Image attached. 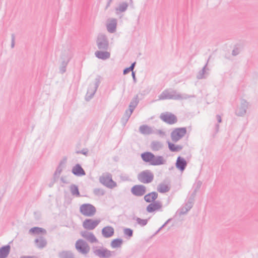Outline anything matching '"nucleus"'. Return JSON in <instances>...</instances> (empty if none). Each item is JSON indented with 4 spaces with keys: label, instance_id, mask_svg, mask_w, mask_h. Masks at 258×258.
<instances>
[{
    "label": "nucleus",
    "instance_id": "obj_1",
    "mask_svg": "<svg viewBox=\"0 0 258 258\" xmlns=\"http://www.w3.org/2000/svg\"><path fill=\"white\" fill-rule=\"evenodd\" d=\"M191 96L186 94H181L176 90L169 89L164 90L159 96V100L172 99L175 100H185L189 98Z\"/></svg>",
    "mask_w": 258,
    "mask_h": 258
},
{
    "label": "nucleus",
    "instance_id": "obj_2",
    "mask_svg": "<svg viewBox=\"0 0 258 258\" xmlns=\"http://www.w3.org/2000/svg\"><path fill=\"white\" fill-rule=\"evenodd\" d=\"M142 160L145 163H148L153 166H158L164 164L166 160L162 156H155L151 152H145L141 154Z\"/></svg>",
    "mask_w": 258,
    "mask_h": 258
},
{
    "label": "nucleus",
    "instance_id": "obj_3",
    "mask_svg": "<svg viewBox=\"0 0 258 258\" xmlns=\"http://www.w3.org/2000/svg\"><path fill=\"white\" fill-rule=\"evenodd\" d=\"M100 79L101 76L98 75L95 79V83L89 84L85 96V100L87 101H90L93 98L101 83Z\"/></svg>",
    "mask_w": 258,
    "mask_h": 258
},
{
    "label": "nucleus",
    "instance_id": "obj_4",
    "mask_svg": "<svg viewBox=\"0 0 258 258\" xmlns=\"http://www.w3.org/2000/svg\"><path fill=\"white\" fill-rule=\"evenodd\" d=\"M99 180L102 184L109 188L112 189L117 186V183L113 180L112 175L110 173H107L106 174H102L99 177Z\"/></svg>",
    "mask_w": 258,
    "mask_h": 258
},
{
    "label": "nucleus",
    "instance_id": "obj_5",
    "mask_svg": "<svg viewBox=\"0 0 258 258\" xmlns=\"http://www.w3.org/2000/svg\"><path fill=\"white\" fill-rule=\"evenodd\" d=\"M96 45L99 50H108L109 40L106 35L103 33H99L96 39Z\"/></svg>",
    "mask_w": 258,
    "mask_h": 258
},
{
    "label": "nucleus",
    "instance_id": "obj_6",
    "mask_svg": "<svg viewBox=\"0 0 258 258\" xmlns=\"http://www.w3.org/2000/svg\"><path fill=\"white\" fill-rule=\"evenodd\" d=\"M93 252L100 258H109L115 253L114 251H110L106 248L101 247L97 248V247H93Z\"/></svg>",
    "mask_w": 258,
    "mask_h": 258
},
{
    "label": "nucleus",
    "instance_id": "obj_7",
    "mask_svg": "<svg viewBox=\"0 0 258 258\" xmlns=\"http://www.w3.org/2000/svg\"><path fill=\"white\" fill-rule=\"evenodd\" d=\"M154 174L150 170H145L138 175V179L142 183H149L154 179Z\"/></svg>",
    "mask_w": 258,
    "mask_h": 258
},
{
    "label": "nucleus",
    "instance_id": "obj_8",
    "mask_svg": "<svg viewBox=\"0 0 258 258\" xmlns=\"http://www.w3.org/2000/svg\"><path fill=\"white\" fill-rule=\"evenodd\" d=\"M80 212L85 216L92 217L96 213V209L91 204H83L80 207Z\"/></svg>",
    "mask_w": 258,
    "mask_h": 258
},
{
    "label": "nucleus",
    "instance_id": "obj_9",
    "mask_svg": "<svg viewBox=\"0 0 258 258\" xmlns=\"http://www.w3.org/2000/svg\"><path fill=\"white\" fill-rule=\"evenodd\" d=\"M185 127L175 128L171 133V138L174 143H176L186 134Z\"/></svg>",
    "mask_w": 258,
    "mask_h": 258
},
{
    "label": "nucleus",
    "instance_id": "obj_10",
    "mask_svg": "<svg viewBox=\"0 0 258 258\" xmlns=\"http://www.w3.org/2000/svg\"><path fill=\"white\" fill-rule=\"evenodd\" d=\"M75 248L79 253L85 255L87 254L90 249L88 243L82 239L77 240L75 244Z\"/></svg>",
    "mask_w": 258,
    "mask_h": 258
},
{
    "label": "nucleus",
    "instance_id": "obj_11",
    "mask_svg": "<svg viewBox=\"0 0 258 258\" xmlns=\"http://www.w3.org/2000/svg\"><path fill=\"white\" fill-rule=\"evenodd\" d=\"M160 118L163 121L169 124H173L177 121L176 116L168 112L161 113Z\"/></svg>",
    "mask_w": 258,
    "mask_h": 258
},
{
    "label": "nucleus",
    "instance_id": "obj_12",
    "mask_svg": "<svg viewBox=\"0 0 258 258\" xmlns=\"http://www.w3.org/2000/svg\"><path fill=\"white\" fill-rule=\"evenodd\" d=\"M149 203L146 207L147 212L151 213L156 211H162V204L161 201L155 200Z\"/></svg>",
    "mask_w": 258,
    "mask_h": 258
},
{
    "label": "nucleus",
    "instance_id": "obj_13",
    "mask_svg": "<svg viewBox=\"0 0 258 258\" xmlns=\"http://www.w3.org/2000/svg\"><path fill=\"white\" fill-rule=\"evenodd\" d=\"M100 222V220L86 219L83 223V226L85 229L92 230L94 229L98 226Z\"/></svg>",
    "mask_w": 258,
    "mask_h": 258
},
{
    "label": "nucleus",
    "instance_id": "obj_14",
    "mask_svg": "<svg viewBox=\"0 0 258 258\" xmlns=\"http://www.w3.org/2000/svg\"><path fill=\"white\" fill-rule=\"evenodd\" d=\"M132 194L137 197H142L146 192V187L142 184H137L133 186L131 189Z\"/></svg>",
    "mask_w": 258,
    "mask_h": 258
},
{
    "label": "nucleus",
    "instance_id": "obj_15",
    "mask_svg": "<svg viewBox=\"0 0 258 258\" xmlns=\"http://www.w3.org/2000/svg\"><path fill=\"white\" fill-rule=\"evenodd\" d=\"M248 103L245 99L241 100L240 106L237 108L235 113L237 116H242L246 113L248 108Z\"/></svg>",
    "mask_w": 258,
    "mask_h": 258
},
{
    "label": "nucleus",
    "instance_id": "obj_16",
    "mask_svg": "<svg viewBox=\"0 0 258 258\" xmlns=\"http://www.w3.org/2000/svg\"><path fill=\"white\" fill-rule=\"evenodd\" d=\"M187 164V161L184 158L181 156L177 157L175 163V166L177 169L182 172L185 170Z\"/></svg>",
    "mask_w": 258,
    "mask_h": 258
},
{
    "label": "nucleus",
    "instance_id": "obj_17",
    "mask_svg": "<svg viewBox=\"0 0 258 258\" xmlns=\"http://www.w3.org/2000/svg\"><path fill=\"white\" fill-rule=\"evenodd\" d=\"M81 235L83 237L91 243L98 242V239L92 232H89L88 231H84L81 232Z\"/></svg>",
    "mask_w": 258,
    "mask_h": 258
},
{
    "label": "nucleus",
    "instance_id": "obj_18",
    "mask_svg": "<svg viewBox=\"0 0 258 258\" xmlns=\"http://www.w3.org/2000/svg\"><path fill=\"white\" fill-rule=\"evenodd\" d=\"M101 233L104 238H110L114 235V229L111 226H107L102 229Z\"/></svg>",
    "mask_w": 258,
    "mask_h": 258
},
{
    "label": "nucleus",
    "instance_id": "obj_19",
    "mask_svg": "<svg viewBox=\"0 0 258 258\" xmlns=\"http://www.w3.org/2000/svg\"><path fill=\"white\" fill-rule=\"evenodd\" d=\"M72 173L77 176H82L86 175V172L80 164H76L72 169Z\"/></svg>",
    "mask_w": 258,
    "mask_h": 258
},
{
    "label": "nucleus",
    "instance_id": "obj_20",
    "mask_svg": "<svg viewBox=\"0 0 258 258\" xmlns=\"http://www.w3.org/2000/svg\"><path fill=\"white\" fill-rule=\"evenodd\" d=\"M95 55L96 57L102 60H106L110 57V52L107 50H97L95 52Z\"/></svg>",
    "mask_w": 258,
    "mask_h": 258
},
{
    "label": "nucleus",
    "instance_id": "obj_21",
    "mask_svg": "<svg viewBox=\"0 0 258 258\" xmlns=\"http://www.w3.org/2000/svg\"><path fill=\"white\" fill-rule=\"evenodd\" d=\"M11 250V246L9 244L2 246L0 247V258H7Z\"/></svg>",
    "mask_w": 258,
    "mask_h": 258
},
{
    "label": "nucleus",
    "instance_id": "obj_22",
    "mask_svg": "<svg viewBox=\"0 0 258 258\" xmlns=\"http://www.w3.org/2000/svg\"><path fill=\"white\" fill-rule=\"evenodd\" d=\"M140 132L143 135H151L154 133L152 128L148 125H142L139 127Z\"/></svg>",
    "mask_w": 258,
    "mask_h": 258
},
{
    "label": "nucleus",
    "instance_id": "obj_23",
    "mask_svg": "<svg viewBox=\"0 0 258 258\" xmlns=\"http://www.w3.org/2000/svg\"><path fill=\"white\" fill-rule=\"evenodd\" d=\"M29 233L32 235L36 234H46L47 232L46 230L41 227H34L30 228L29 230Z\"/></svg>",
    "mask_w": 258,
    "mask_h": 258
},
{
    "label": "nucleus",
    "instance_id": "obj_24",
    "mask_svg": "<svg viewBox=\"0 0 258 258\" xmlns=\"http://www.w3.org/2000/svg\"><path fill=\"white\" fill-rule=\"evenodd\" d=\"M158 194L156 191H152L146 195L144 197V200L147 203H151L156 200L158 198Z\"/></svg>",
    "mask_w": 258,
    "mask_h": 258
},
{
    "label": "nucleus",
    "instance_id": "obj_25",
    "mask_svg": "<svg viewBox=\"0 0 258 258\" xmlns=\"http://www.w3.org/2000/svg\"><path fill=\"white\" fill-rule=\"evenodd\" d=\"M150 147L153 151H158L163 148V145L161 142L153 141L151 143Z\"/></svg>",
    "mask_w": 258,
    "mask_h": 258
},
{
    "label": "nucleus",
    "instance_id": "obj_26",
    "mask_svg": "<svg viewBox=\"0 0 258 258\" xmlns=\"http://www.w3.org/2000/svg\"><path fill=\"white\" fill-rule=\"evenodd\" d=\"M34 242L37 247L40 249L45 247L47 244L46 240L42 236L39 237V238L35 239Z\"/></svg>",
    "mask_w": 258,
    "mask_h": 258
},
{
    "label": "nucleus",
    "instance_id": "obj_27",
    "mask_svg": "<svg viewBox=\"0 0 258 258\" xmlns=\"http://www.w3.org/2000/svg\"><path fill=\"white\" fill-rule=\"evenodd\" d=\"M117 26V20L116 19H112L110 22L107 25V31L111 33H114L116 31Z\"/></svg>",
    "mask_w": 258,
    "mask_h": 258
},
{
    "label": "nucleus",
    "instance_id": "obj_28",
    "mask_svg": "<svg viewBox=\"0 0 258 258\" xmlns=\"http://www.w3.org/2000/svg\"><path fill=\"white\" fill-rule=\"evenodd\" d=\"M168 148L171 152H177L182 149L183 146L179 145H175L174 143L170 142V141L167 142Z\"/></svg>",
    "mask_w": 258,
    "mask_h": 258
},
{
    "label": "nucleus",
    "instance_id": "obj_29",
    "mask_svg": "<svg viewBox=\"0 0 258 258\" xmlns=\"http://www.w3.org/2000/svg\"><path fill=\"white\" fill-rule=\"evenodd\" d=\"M59 258H75L74 254L70 250H63L58 254Z\"/></svg>",
    "mask_w": 258,
    "mask_h": 258
},
{
    "label": "nucleus",
    "instance_id": "obj_30",
    "mask_svg": "<svg viewBox=\"0 0 258 258\" xmlns=\"http://www.w3.org/2000/svg\"><path fill=\"white\" fill-rule=\"evenodd\" d=\"M170 188L171 187L169 185L163 183H160L157 186L158 191L162 194L168 192Z\"/></svg>",
    "mask_w": 258,
    "mask_h": 258
},
{
    "label": "nucleus",
    "instance_id": "obj_31",
    "mask_svg": "<svg viewBox=\"0 0 258 258\" xmlns=\"http://www.w3.org/2000/svg\"><path fill=\"white\" fill-rule=\"evenodd\" d=\"M123 242V241L121 238H115L111 241L110 243V246L113 248H117L121 247Z\"/></svg>",
    "mask_w": 258,
    "mask_h": 258
},
{
    "label": "nucleus",
    "instance_id": "obj_32",
    "mask_svg": "<svg viewBox=\"0 0 258 258\" xmlns=\"http://www.w3.org/2000/svg\"><path fill=\"white\" fill-rule=\"evenodd\" d=\"M131 111L127 109L125 111V112L121 118L120 122L122 126H125L126 123L127 122L130 117H131L132 113H130Z\"/></svg>",
    "mask_w": 258,
    "mask_h": 258
},
{
    "label": "nucleus",
    "instance_id": "obj_33",
    "mask_svg": "<svg viewBox=\"0 0 258 258\" xmlns=\"http://www.w3.org/2000/svg\"><path fill=\"white\" fill-rule=\"evenodd\" d=\"M70 191L73 196H75L77 197L81 196L78 186L74 184H72L70 186Z\"/></svg>",
    "mask_w": 258,
    "mask_h": 258
},
{
    "label": "nucleus",
    "instance_id": "obj_34",
    "mask_svg": "<svg viewBox=\"0 0 258 258\" xmlns=\"http://www.w3.org/2000/svg\"><path fill=\"white\" fill-rule=\"evenodd\" d=\"M208 60L207 61L206 64L204 66V67L203 68V69H202V70H201L198 74L197 75V78L198 79H205L206 78V76H205V74H206V69L207 70H209V69H207V64H208Z\"/></svg>",
    "mask_w": 258,
    "mask_h": 258
},
{
    "label": "nucleus",
    "instance_id": "obj_35",
    "mask_svg": "<svg viewBox=\"0 0 258 258\" xmlns=\"http://www.w3.org/2000/svg\"><path fill=\"white\" fill-rule=\"evenodd\" d=\"M128 7V4L126 2H123L119 5V6L115 8L116 11L120 12H125Z\"/></svg>",
    "mask_w": 258,
    "mask_h": 258
},
{
    "label": "nucleus",
    "instance_id": "obj_36",
    "mask_svg": "<svg viewBox=\"0 0 258 258\" xmlns=\"http://www.w3.org/2000/svg\"><path fill=\"white\" fill-rule=\"evenodd\" d=\"M93 194L98 197L104 196L105 194V190L102 188H95L93 189Z\"/></svg>",
    "mask_w": 258,
    "mask_h": 258
},
{
    "label": "nucleus",
    "instance_id": "obj_37",
    "mask_svg": "<svg viewBox=\"0 0 258 258\" xmlns=\"http://www.w3.org/2000/svg\"><path fill=\"white\" fill-rule=\"evenodd\" d=\"M136 63V62H134L133 63H132L131 64L130 67L125 68L123 70V75H126L128 73H129L130 72H132V73H133V72H134V68L135 67Z\"/></svg>",
    "mask_w": 258,
    "mask_h": 258
},
{
    "label": "nucleus",
    "instance_id": "obj_38",
    "mask_svg": "<svg viewBox=\"0 0 258 258\" xmlns=\"http://www.w3.org/2000/svg\"><path fill=\"white\" fill-rule=\"evenodd\" d=\"M123 233L127 239H130L133 236V230L128 228H125L123 229Z\"/></svg>",
    "mask_w": 258,
    "mask_h": 258
},
{
    "label": "nucleus",
    "instance_id": "obj_39",
    "mask_svg": "<svg viewBox=\"0 0 258 258\" xmlns=\"http://www.w3.org/2000/svg\"><path fill=\"white\" fill-rule=\"evenodd\" d=\"M69 61V59L67 60V61L62 60L61 62V67L60 68V73L61 74H63L66 72V67Z\"/></svg>",
    "mask_w": 258,
    "mask_h": 258
},
{
    "label": "nucleus",
    "instance_id": "obj_40",
    "mask_svg": "<svg viewBox=\"0 0 258 258\" xmlns=\"http://www.w3.org/2000/svg\"><path fill=\"white\" fill-rule=\"evenodd\" d=\"M134 219H136L137 222L138 224L141 225V226H145L148 223V219H142L140 218L137 217L136 219L134 218Z\"/></svg>",
    "mask_w": 258,
    "mask_h": 258
},
{
    "label": "nucleus",
    "instance_id": "obj_41",
    "mask_svg": "<svg viewBox=\"0 0 258 258\" xmlns=\"http://www.w3.org/2000/svg\"><path fill=\"white\" fill-rule=\"evenodd\" d=\"M62 170V168L61 166L58 165L55 171L54 172L53 174V176H54V178H58L59 177L60 174H61Z\"/></svg>",
    "mask_w": 258,
    "mask_h": 258
},
{
    "label": "nucleus",
    "instance_id": "obj_42",
    "mask_svg": "<svg viewBox=\"0 0 258 258\" xmlns=\"http://www.w3.org/2000/svg\"><path fill=\"white\" fill-rule=\"evenodd\" d=\"M139 102L138 99V95L135 96L131 101L130 104L134 106V107H136Z\"/></svg>",
    "mask_w": 258,
    "mask_h": 258
},
{
    "label": "nucleus",
    "instance_id": "obj_43",
    "mask_svg": "<svg viewBox=\"0 0 258 258\" xmlns=\"http://www.w3.org/2000/svg\"><path fill=\"white\" fill-rule=\"evenodd\" d=\"M77 154H82L85 156H88V149L87 148H84L80 151H76Z\"/></svg>",
    "mask_w": 258,
    "mask_h": 258
},
{
    "label": "nucleus",
    "instance_id": "obj_44",
    "mask_svg": "<svg viewBox=\"0 0 258 258\" xmlns=\"http://www.w3.org/2000/svg\"><path fill=\"white\" fill-rule=\"evenodd\" d=\"M202 184V182L199 180L196 184L194 185V190L198 191V190L201 188Z\"/></svg>",
    "mask_w": 258,
    "mask_h": 258
},
{
    "label": "nucleus",
    "instance_id": "obj_45",
    "mask_svg": "<svg viewBox=\"0 0 258 258\" xmlns=\"http://www.w3.org/2000/svg\"><path fill=\"white\" fill-rule=\"evenodd\" d=\"M188 211L185 207H181L179 210V215H184L187 213Z\"/></svg>",
    "mask_w": 258,
    "mask_h": 258
},
{
    "label": "nucleus",
    "instance_id": "obj_46",
    "mask_svg": "<svg viewBox=\"0 0 258 258\" xmlns=\"http://www.w3.org/2000/svg\"><path fill=\"white\" fill-rule=\"evenodd\" d=\"M193 205L190 202H187L185 204V208L189 211L192 208Z\"/></svg>",
    "mask_w": 258,
    "mask_h": 258
},
{
    "label": "nucleus",
    "instance_id": "obj_47",
    "mask_svg": "<svg viewBox=\"0 0 258 258\" xmlns=\"http://www.w3.org/2000/svg\"><path fill=\"white\" fill-rule=\"evenodd\" d=\"M15 36L14 34H12L11 35V48H14L15 46Z\"/></svg>",
    "mask_w": 258,
    "mask_h": 258
},
{
    "label": "nucleus",
    "instance_id": "obj_48",
    "mask_svg": "<svg viewBox=\"0 0 258 258\" xmlns=\"http://www.w3.org/2000/svg\"><path fill=\"white\" fill-rule=\"evenodd\" d=\"M239 53V50L238 48H234L232 52V54L233 56H236Z\"/></svg>",
    "mask_w": 258,
    "mask_h": 258
},
{
    "label": "nucleus",
    "instance_id": "obj_49",
    "mask_svg": "<svg viewBox=\"0 0 258 258\" xmlns=\"http://www.w3.org/2000/svg\"><path fill=\"white\" fill-rule=\"evenodd\" d=\"M58 178H54V176H53V179L49 183V186L51 187L53 185L54 183L56 182V181L58 180Z\"/></svg>",
    "mask_w": 258,
    "mask_h": 258
},
{
    "label": "nucleus",
    "instance_id": "obj_50",
    "mask_svg": "<svg viewBox=\"0 0 258 258\" xmlns=\"http://www.w3.org/2000/svg\"><path fill=\"white\" fill-rule=\"evenodd\" d=\"M129 109H128L131 111L130 113H133L134 110L136 108V107H134V106L129 104Z\"/></svg>",
    "mask_w": 258,
    "mask_h": 258
},
{
    "label": "nucleus",
    "instance_id": "obj_51",
    "mask_svg": "<svg viewBox=\"0 0 258 258\" xmlns=\"http://www.w3.org/2000/svg\"><path fill=\"white\" fill-rule=\"evenodd\" d=\"M67 162V158L65 157L62 160H61L59 163V166H61L62 165V164H64Z\"/></svg>",
    "mask_w": 258,
    "mask_h": 258
},
{
    "label": "nucleus",
    "instance_id": "obj_52",
    "mask_svg": "<svg viewBox=\"0 0 258 258\" xmlns=\"http://www.w3.org/2000/svg\"><path fill=\"white\" fill-rule=\"evenodd\" d=\"M172 220V218L168 219L162 226L165 227Z\"/></svg>",
    "mask_w": 258,
    "mask_h": 258
},
{
    "label": "nucleus",
    "instance_id": "obj_53",
    "mask_svg": "<svg viewBox=\"0 0 258 258\" xmlns=\"http://www.w3.org/2000/svg\"><path fill=\"white\" fill-rule=\"evenodd\" d=\"M132 76L133 77V81H134V83H136L137 81V79H136V74H135V72H133V73H132Z\"/></svg>",
    "mask_w": 258,
    "mask_h": 258
},
{
    "label": "nucleus",
    "instance_id": "obj_54",
    "mask_svg": "<svg viewBox=\"0 0 258 258\" xmlns=\"http://www.w3.org/2000/svg\"><path fill=\"white\" fill-rule=\"evenodd\" d=\"M197 191L194 190L193 192L190 195V197L192 198H194L195 199V197L196 196V195H197Z\"/></svg>",
    "mask_w": 258,
    "mask_h": 258
},
{
    "label": "nucleus",
    "instance_id": "obj_55",
    "mask_svg": "<svg viewBox=\"0 0 258 258\" xmlns=\"http://www.w3.org/2000/svg\"><path fill=\"white\" fill-rule=\"evenodd\" d=\"M216 118H217V121L218 123H220L222 122V118H221V117L220 115L219 114H217L216 115Z\"/></svg>",
    "mask_w": 258,
    "mask_h": 258
},
{
    "label": "nucleus",
    "instance_id": "obj_56",
    "mask_svg": "<svg viewBox=\"0 0 258 258\" xmlns=\"http://www.w3.org/2000/svg\"><path fill=\"white\" fill-rule=\"evenodd\" d=\"M20 258H34L33 255H22Z\"/></svg>",
    "mask_w": 258,
    "mask_h": 258
},
{
    "label": "nucleus",
    "instance_id": "obj_57",
    "mask_svg": "<svg viewBox=\"0 0 258 258\" xmlns=\"http://www.w3.org/2000/svg\"><path fill=\"white\" fill-rule=\"evenodd\" d=\"M195 201V199L194 198L189 197L187 202H190L191 204H194Z\"/></svg>",
    "mask_w": 258,
    "mask_h": 258
},
{
    "label": "nucleus",
    "instance_id": "obj_58",
    "mask_svg": "<svg viewBox=\"0 0 258 258\" xmlns=\"http://www.w3.org/2000/svg\"><path fill=\"white\" fill-rule=\"evenodd\" d=\"M157 133L158 134L160 135H162V136H164L165 135V133L162 131V130H159L157 131Z\"/></svg>",
    "mask_w": 258,
    "mask_h": 258
},
{
    "label": "nucleus",
    "instance_id": "obj_59",
    "mask_svg": "<svg viewBox=\"0 0 258 258\" xmlns=\"http://www.w3.org/2000/svg\"><path fill=\"white\" fill-rule=\"evenodd\" d=\"M113 1V0H108L105 9H107L110 5L111 3Z\"/></svg>",
    "mask_w": 258,
    "mask_h": 258
},
{
    "label": "nucleus",
    "instance_id": "obj_60",
    "mask_svg": "<svg viewBox=\"0 0 258 258\" xmlns=\"http://www.w3.org/2000/svg\"><path fill=\"white\" fill-rule=\"evenodd\" d=\"M219 124L218 123H217L216 125H215V131H216V133H217L219 131Z\"/></svg>",
    "mask_w": 258,
    "mask_h": 258
},
{
    "label": "nucleus",
    "instance_id": "obj_61",
    "mask_svg": "<svg viewBox=\"0 0 258 258\" xmlns=\"http://www.w3.org/2000/svg\"><path fill=\"white\" fill-rule=\"evenodd\" d=\"M60 180L63 183H67L66 180L64 179V178L63 177H61L60 178Z\"/></svg>",
    "mask_w": 258,
    "mask_h": 258
},
{
    "label": "nucleus",
    "instance_id": "obj_62",
    "mask_svg": "<svg viewBox=\"0 0 258 258\" xmlns=\"http://www.w3.org/2000/svg\"><path fill=\"white\" fill-rule=\"evenodd\" d=\"M164 227L163 226H161L160 227L159 229H158V231H160L162 229H163Z\"/></svg>",
    "mask_w": 258,
    "mask_h": 258
},
{
    "label": "nucleus",
    "instance_id": "obj_63",
    "mask_svg": "<svg viewBox=\"0 0 258 258\" xmlns=\"http://www.w3.org/2000/svg\"><path fill=\"white\" fill-rule=\"evenodd\" d=\"M123 180H128V177H124Z\"/></svg>",
    "mask_w": 258,
    "mask_h": 258
},
{
    "label": "nucleus",
    "instance_id": "obj_64",
    "mask_svg": "<svg viewBox=\"0 0 258 258\" xmlns=\"http://www.w3.org/2000/svg\"><path fill=\"white\" fill-rule=\"evenodd\" d=\"M159 231H158V230L155 232V233L154 234V235H156L157 234Z\"/></svg>",
    "mask_w": 258,
    "mask_h": 258
}]
</instances>
